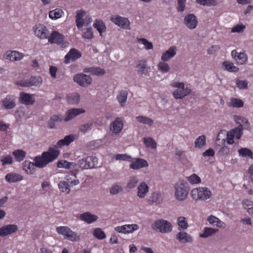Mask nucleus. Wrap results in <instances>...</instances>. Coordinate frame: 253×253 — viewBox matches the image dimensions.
<instances>
[{
  "instance_id": "obj_64",
  "label": "nucleus",
  "mask_w": 253,
  "mask_h": 253,
  "mask_svg": "<svg viewBox=\"0 0 253 253\" xmlns=\"http://www.w3.org/2000/svg\"><path fill=\"white\" fill-rule=\"evenodd\" d=\"M83 37L86 39H91L93 38L92 29H87L83 34Z\"/></svg>"
},
{
  "instance_id": "obj_56",
  "label": "nucleus",
  "mask_w": 253,
  "mask_h": 253,
  "mask_svg": "<svg viewBox=\"0 0 253 253\" xmlns=\"http://www.w3.org/2000/svg\"><path fill=\"white\" fill-rule=\"evenodd\" d=\"M230 102V106H232L233 107L240 108L243 107L244 105L243 101L242 100L238 98H232L231 99Z\"/></svg>"
},
{
  "instance_id": "obj_47",
  "label": "nucleus",
  "mask_w": 253,
  "mask_h": 253,
  "mask_svg": "<svg viewBox=\"0 0 253 253\" xmlns=\"http://www.w3.org/2000/svg\"><path fill=\"white\" fill-rule=\"evenodd\" d=\"M239 154L242 157H250L253 159V153L252 151L247 148H242L238 150Z\"/></svg>"
},
{
  "instance_id": "obj_11",
  "label": "nucleus",
  "mask_w": 253,
  "mask_h": 253,
  "mask_svg": "<svg viewBox=\"0 0 253 253\" xmlns=\"http://www.w3.org/2000/svg\"><path fill=\"white\" fill-rule=\"evenodd\" d=\"M115 25L123 29L130 30V22L127 18L122 17L120 15H116L110 19Z\"/></svg>"
},
{
  "instance_id": "obj_62",
  "label": "nucleus",
  "mask_w": 253,
  "mask_h": 253,
  "mask_svg": "<svg viewBox=\"0 0 253 253\" xmlns=\"http://www.w3.org/2000/svg\"><path fill=\"white\" fill-rule=\"evenodd\" d=\"M116 159L117 160L128 161L130 162L131 158L130 156L126 154H117L116 156Z\"/></svg>"
},
{
  "instance_id": "obj_36",
  "label": "nucleus",
  "mask_w": 253,
  "mask_h": 253,
  "mask_svg": "<svg viewBox=\"0 0 253 253\" xmlns=\"http://www.w3.org/2000/svg\"><path fill=\"white\" fill-rule=\"evenodd\" d=\"M128 92L126 90H122L117 96V99L121 107H124L126 103Z\"/></svg>"
},
{
  "instance_id": "obj_60",
  "label": "nucleus",
  "mask_w": 253,
  "mask_h": 253,
  "mask_svg": "<svg viewBox=\"0 0 253 253\" xmlns=\"http://www.w3.org/2000/svg\"><path fill=\"white\" fill-rule=\"evenodd\" d=\"M246 28L245 25L242 24L237 25L234 26L231 30V32L232 33H241L242 32L244 29Z\"/></svg>"
},
{
  "instance_id": "obj_18",
  "label": "nucleus",
  "mask_w": 253,
  "mask_h": 253,
  "mask_svg": "<svg viewBox=\"0 0 253 253\" xmlns=\"http://www.w3.org/2000/svg\"><path fill=\"white\" fill-rule=\"evenodd\" d=\"M184 23L189 29H194L197 25V18L193 14H188L184 19Z\"/></svg>"
},
{
  "instance_id": "obj_20",
  "label": "nucleus",
  "mask_w": 253,
  "mask_h": 253,
  "mask_svg": "<svg viewBox=\"0 0 253 253\" xmlns=\"http://www.w3.org/2000/svg\"><path fill=\"white\" fill-rule=\"evenodd\" d=\"M124 124L121 118H116L110 125V130L115 134L119 133L123 129Z\"/></svg>"
},
{
  "instance_id": "obj_15",
  "label": "nucleus",
  "mask_w": 253,
  "mask_h": 253,
  "mask_svg": "<svg viewBox=\"0 0 253 253\" xmlns=\"http://www.w3.org/2000/svg\"><path fill=\"white\" fill-rule=\"evenodd\" d=\"M19 100L21 104L25 105H32L35 101L34 94H30L24 92L20 93Z\"/></svg>"
},
{
  "instance_id": "obj_39",
  "label": "nucleus",
  "mask_w": 253,
  "mask_h": 253,
  "mask_svg": "<svg viewBox=\"0 0 253 253\" xmlns=\"http://www.w3.org/2000/svg\"><path fill=\"white\" fill-rule=\"evenodd\" d=\"M63 120V117L61 115H53L51 117L48 122V125L49 128H54L55 126V122H60Z\"/></svg>"
},
{
  "instance_id": "obj_31",
  "label": "nucleus",
  "mask_w": 253,
  "mask_h": 253,
  "mask_svg": "<svg viewBox=\"0 0 253 253\" xmlns=\"http://www.w3.org/2000/svg\"><path fill=\"white\" fill-rule=\"evenodd\" d=\"M136 68L138 75L145 74L146 71H147L148 69L147 61L146 60L138 61L136 66Z\"/></svg>"
},
{
  "instance_id": "obj_41",
  "label": "nucleus",
  "mask_w": 253,
  "mask_h": 253,
  "mask_svg": "<svg viewBox=\"0 0 253 253\" xmlns=\"http://www.w3.org/2000/svg\"><path fill=\"white\" fill-rule=\"evenodd\" d=\"M143 142L147 147L153 149L157 148V143L152 137H144Z\"/></svg>"
},
{
  "instance_id": "obj_21",
  "label": "nucleus",
  "mask_w": 253,
  "mask_h": 253,
  "mask_svg": "<svg viewBox=\"0 0 253 253\" xmlns=\"http://www.w3.org/2000/svg\"><path fill=\"white\" fill-rule=\"evenodd\" d=\"M75 138V135L74 134L67 135L64 138V139L59 140L52 148L57 150V148H61L65 145L68 146L74 140ZM58 151L59 150H58Z\"/></svg>"
},
{
  "instance_id": "obj_40",
  "label": "nucleus",
  "mask_w": 253,
  "mask_h": 253,
  "mask_svg": "<svg viewBox=\"0 0 253 253\" xmlns=\"http://www.w3.org/2000/svg\"><path fill=\"white\" fill-rule=\"evenodd\" d=\"M135 119L139 123L147 125L150 126L154 124V121L152 119L146 116H138Z\"/></svg>"
},
{
  "instance_id": "obj_1",
  "label": "nucleus",
  "mask_w": 253,
  "mask_h": 253,
  "mask_svg": "<svg viewBox=\"0 0 253 253\" xmlns=\"http://www.w3.org/2000/svg\"><path fill=\"white\" fill-rule=\"evenodd\" d=\"M60 151L54 148H49L41 156H36L34 159V163L26 160L23 164V169L28 174H33L36 171L35 167L43 168L48 163L53 161L58 156Z\"/></svg>"
},
{
  "instance_id": "obj_44",
  "label": "nucleus",
  "mask_w": 253,
  "mask_h": 253,
  "mask_svg": "<svg viewBox=\"0 0 253 253\" xmlns=\"http://www.w3.org/2000/svg\"><path fill=\"white\" fill-rule=\"evenodd\" d=\"M149 203L150 204H153L154 203L159 204L162 201L161 198V194L159 192H155L152 194V195L150 197V199L149 200Z\"/></svg>"
},
{
  "instance_id": "obj_32",
  "label": "nucleus",
  "mask_w": 253,
  "mask_h": 253,
  "mask_svg": "<svg viewBox=\"0 0 253 253\" xmlns=\"http://www.w3.org/2000/svg\"><path fill=\"white\" fill-rule=\"evenodd\" d=\"M139 182V179L136 176H131L129 177L126 185L125 188L127 190H131L135 188Z\"/></svg>"
},
{
  "instance_id": "obj_38",
  "label": "nucleus",
  "mask_w": 253,
  "mask_h": 253,
  "mask_svg": "<svg viewBox=\"0 0 253 253\" xmlns=\"http://www.w3.org/2000/svg\"><path fill=\"white\" fill-rule=\"evenodd\" d=\"M12 154L16 161L21 162L23 161L26 157V153L21 149H17L14 150L12 152Z\"/></svg>"
},
{
  "instance_id": "obj_61",
  "label": "nucleus",
  "mask_w": 253,
  "mask_h": 253,
  "mask_svg": "<svg viewBox=\"0 0 253 253\" xmlns=\"http://www.w3.org/2000/svg\"><path fill=\"white\" fill-rule=\"evenodd\" d=\"M177 9L178 11L182 12L184 10L185 7V2L186 0H177Z\"/></svg>"
},
{
  "instance_id": "obj_52",
  "label": "nucleus",
  "mask_w": 253,
  "mask_h": 253,
  "mask_svg": "<svg viewBox=\"0 0 253 253\" xmlns=\"http://www.w3.org/2000/svg\"><path fill=\"white\" fill-rule=\"evenodd\" d=\"M236 84L237 87L240 89H244L248 88V82L247 80H241L237 79L236 80Z\"/></svg>"
},
{
  "instance_id": "obj_55",
  "label": "nucleus",
  "mask_w": 253,
  "mask_h": 253,
  "mask_svg": "<svg viewBox=\"0 0 253 253\" xmlns=\"http://www.w3.org/2000/svg\"><path fill=\"white\" fill-rule=\"evenodd\" d=\"M138 42H141L147 50L152 49L153 45L152 42H149L145 38H139L137 40Z\"/></svg>"
},
{
  "instance_id": "obj_24",
  "label": "nucleus",
  "mask_w": 253,
  "mask_h": 253,
  "mask_svg": "<svg viewBox=\"0 0 253 253\" xmlns=\"http://www.w3.org/2000/svg\"><path fill=\"white\" fill-rule=\"evenodd\" d=\"M176 54V47L174 46H170L168 50L164 52L161 56V60L167 61L173 57Z\"/></svg>"
},
{
  "instance_id": "obj_59",
  "label": "nucleus",
  "mask_w": 253,
  "mask_h": 253,
  "mask_svg": "<svg viewBox=\"0 0 253 253\" xmlns=\"http://www.w3.org/2000/svg\"><path fill=\"white\" fill-rule=\"evenodd\" d=\"M188 180L191 184H198L201 182V178L196 174H193L188 177Z\"/></svg>"
},
{
  "instance_id": "obj_34",
  "label": "nucleus",
  "mask_w": 253,
  "mask_h": 253,
  "mask_svg": "<svg viewBox=\"0 0 253 253\" xmlns=\"http://www.w3.org/2000/svg\"><path fill=\"white\" fill-rule=\"evenodd\" d=\"M77 166V163L69 162L65 160L59 161L57 163V167L59 168H63L67 169H72L75 168Z\"/></svg>"
},
{
  "instance_id": "obj_28",
  "label": "nucleus",
  "mask_w": 253,
  "mask_h": 253,
  "mask_svg": "<svg viewBox=\"0 0 253 253\" xmlns=\"http://www.w3.org/2000/svg\"><path fill=\"white\" fill-rule=\"evenodd\" d=\"M85 73H90L91 75L101 76L105 74V71L99 67H91L84 69Z\"/></svg>"
},
{
  "instance_id": "obj_33",
  "label": "nucleus",
  "mask_w": 253,
  "mask_h": 253,
  "mask_svg": "<svg viewBox=\"0 0 253 253\" xmlns=\"http://www.w3.org/2000/svg\"><path fill=\"white\" fill-rule=\"evenodd\" d=\"M67 101L69 104L76 105L80 102L81 97L77 92H73L68 94L66 97Z\"/></svg>"
},
{
  "instance_id": "obj_43",
  "label": "nucleus",
  "mask_w": 253,
  "mask_h": 253,
  "mask_svg": "<svg viewBox=\"0 0 253 253\" xmlns=\"http://www.w3.org/2000/svg\"><path fill=\"white\" fill-rule=\"evenodd\" d=\"M223 66L224 67L225 70L230 72H237L239 71V68L234 66L233 63L229 61H224L222 63Z\"/></svg>"
},
{
  "instance_id": "obj_14",
  "label": "nucleus",
  "mask_w": 253,
  "mask_h": 253,
  "mask_svg": "<svg viewBox=\"0 0 253 253\" xmlns=\"http://www.w3.org/2000/svg\"><path fill=\"white\" fill-rule=\"evenodd\" d=\"M18 230L17 225L15 224H8L0 228V237L6 236L15 233Z\"/></svg>"
},
{
  "instance_id": "obj_5",
  "label": "nucleus",
  "mask_w": 253,
  "mask_h": 253,
  "mask_svg": "<svg viewBox=\"0 0 253 253\" xmlns=\"http://www.w3.org/2000/svg\"><path fill=\"white\" fill-rule=\"evenodd\" d=\"M152 228L162 233H168L172 230L171 224L168 220L158 219L152 225Z\"/></svg>"
},
{
  "instance_id": "obj_22",
  "label": "nucleus",
  "mask_w": 253,
  "mask_h": 253,
  "mask_svg": "<svg viewBox=\"0 0 253 253\" xmlns=\"http://www.w3.org/2000/svg\"><path fill=\"white\" fill-rule=\"evenodd\" d=\"M23 57V55L22 53L15 50L7 51L4 55L5 59H8L11 61H19Z\"/></svg>"
},
{
  "instance_id": "obj_37",
  "label": "nucleus",
  "mask_w": 253,
  "mask_h": 253,
  "mask_svg": "<svg viewBox=\"0 0 253 253\" xmlns=\"http://www.w3.org/2000/svg\"><path fill=\"white\" fill-rule=\"evenodd\" d=\"M93 27L98 31L100 36H102V33L106 30L105 24L101 20H96L93 24Z\"/></svg>"
},
{
  "instance_id": "obj_48",
  "label": "nucleus",
  "mask_w": 253,
  "mask_h": 253,
  "mask_svg": "<svg viewBox=\"0 0 253 253\" xmlns=\"http://www.w3.org/2000/svg\"><path fill=\"white\" fill-rule=\"evenodd\" d=\"M196 1L201 5L207 6H215L218 4L216 0H196Z\"/></svg>"
},
{
  "instance_id": "obj_42",
  "label": "nucleus",
  "mask_w": 253,
  "mask_h": 253,
  "mask_svg": "<svg viewBox=\"0 0 253 253\" xmlns=\"http://www.w3.org/2000/svg\"><path fill=\"white\" fill-rule=\"evenodd\" d=\"M63 13L61 9L56 8L49 12V17L52 19H57L60 18Z\"/></svg>"
},
{
  "instance_id": "obj_10",
  "label": "nucleus",
  "mask_w": 253,
  "mask_h": 253,
  "mask_svg": "<svg viewBox=\"0 0 253 253\" xmlns=\"http://www.w3.org/2000/svg\"><path fill=\"white\" fill-rule=\"evenodd\" d=\"M74 81L82 86H87L90 84L92 82V79L89 75L83 73L76 75L74 77Z\"/></svg>"
},
{
  "instance_id": "obj_49",
  "label": "nucleus",
  "mask_w": 253,
  "mask_h": 253,
  "mask_svg": "<svg viewBox=\"0 0 253 253\" xmlns=\"http://www.w3.org/2000/svg\"><path fill=\"white\" fill-rule=\"evenodd\" d=\"M177 221L179 228H180L183 230L186 229L188 228V224L186 221L185 217L183 216L178 217L177 218Z\"/></svg>"
},
{
  "instance_id": "obj_51",
  "label": "nucleus",
  "mask_w": 253,
  "mask_h": 253,
  "mask_svg": "<svg viewBox=\"0 0 253 253\" xmlns=\"http://www.w3.org/2000/svg\"><path fill=\"white\" fill-rule=\"evenodd\" d=\"M235 120L237 122V123L239 124V125L240 124H241V123H243L244 125L245 124H247L248 127H245V129L247 130L251 129L250 123H249V121L247 119L243 117H241L240 116H235Z\"/></svg>"
},
{
  "instance_id": "obj_30",
  "label": "nucleus",
  "mask_w": 253,
  "mask_h": 253,
  "mask_svg": "<svg viewBox=\"0 0 253 253\" xmlns=\"http://www.w3.org/2000/svg\"><path fill=\"white\" fill-rule=\"evenodd\" d=\"M2 103L6 109H11L15 106V99L12 96L8 95L2 100Z\"/></svg>"
},
{
  "instance_id": "obj_58",
  "label": "nucleus",
  "mask_w": 253,
  "mask_h": 253,
  "mask_svg": "<svg viewBox=\"0 0 253 253\" xmlns=\"http://www.w3.org/2000/svg\"><path fill=\"white\" fill-rule=\"evenodd\" d=\"M85 12L84 11H79L77 12V14L76 16V25L77 27L78 28H82V25L79 22V20L80 19H83V17H84Z\"/></svg>"
},
{
  "instance_id": "obj_23",
  "label": "nucleus",
  "mask_w": 253,
  "mask_h": 253,
  "mask_svg": "<svg viewBox=\"0 0 253 253\" xmlns=\"http://www.w3.org/2000/svg\"><path fill=\"white\" fill-rule=\"evenodd\" d=\"M176 239L181 244L190 243L193 242L191 235L184 231H180L176 235Z\"/></svg>"
},
{
  "instance_id": "obj_45",
  "label": "nucleus",
  "mask_w": 253,
  "mask_h": 253,
  "mask_svg": "<svg viewBox=\"0 0 253 253\" xmlns=\"http://www.w3.org/2000/svg\"><path fill=\"white\" fill-rule=\"evenodd\" d=\"M206 144V138L205 135L199 136L195 141V146L196 148H201Z\"/></svg>"
},
{
  "instance_id": "obj_63",
  "label": "nucleus",
  "mask_w": 253,
  "mask_h": 253,
  "mask_svg": "<svg viewBox=\"0 0 253 253\" xmlns=\"http://www.w3.org/2000/svg\"><path fill=\"white\" fill-rule=\"evenodd\" d=\"M220 49V47L218 45H213L211 46L207 50V52L209 54H212Z\"/></svg>"
},
{
  "instance_id": "obj_50",
  "label": "nucleus",
  "mask_w": 253,
  "mask_h": 253,
  "mask_svg": "<svg viewBox=\"0 0 253 253\" xmlns=\"http://www.w3.org/2000/svg\"><path fill=\"white\" fill-rule=\"evenodd\" d=\"M93 126V122L87 123L80 126V131L84 133L90 130Z\"/></svg>"
},
{
  "instance_id": "obj_16",
  "label": "nucleus",
  "mask_w": 253,
  "mask_h": 253,
  "mask_svg": "<svg viewBox=\"0 0 253 253\" xmlns=\"http://www.w3.org/2000/svg\"><path fill=\"white\" fill-rule=\"evenodd\" d=\"M82 56V53L75 48H72L65 56V63L68 64L71 60L76 61Z\"/></svg>"
},
{
  "instance_id": "obj_6",
  "label": "nucleus",
  "mask_w": 253,
  "mask_h": 253,
  "mask_svg": "<svg viewBox=\"0 0 253 253\" xmlns=\"http://www.w3.org/2000/svg\"><path fill=\"white\" fill-rule=\"evenodd\" d=\"M56 230L59 234L64 236L65 239L71 241H78L80 239V236L68 226H59L56 227Z\"/></svg>"
},
{
  "instance_id": "obj_3",
  "label": "nucleus",
  "mask_w": 253,
  "mask_h": 253,
  "mask_svg": "<svg viewBox=\"0 0 253 253\" xmlns=\"http://www.w3.org/2000/svg\"><path fill=\"white\" fill-rule=\"evenodd\" d=\"M171 85L177 88L172 92L173 96L175 99H182L192 92L191 89L185 87V84L182 82H174L171 83Z\"/></svg>"
},
{
  "instance_id": "obj_25",
  "label": "nucleus",
  "mask_w": 253,
  "mask_h": 253,
  "mask_svg": "<svg viewBox=\"0 0 253 253\" xmlns=\"http://www.w3.org/2000/svg\"><path fill=\"white\" fill-rule=\"evenodd\" d=\"M148 166L147 162L144 159L137 158L134 161L131 163L129 165V168L133 169H138Z\"/></svg>"
},
{
  "instance_id": "obj_46",
  "label": "nucleus",
  "mask_w": 253,
  "mask_h": 253,
  "mask_svg": "<svg viewBox=\"0 0 253 253\" xmlns=\"http://www.w3.org/2000/svg\"><path fill=\"white\" fill-rule=\"evenodd\" d=\"M59 189L62 192L69 193L70 192V185L69 183L65 181H61L58 183Z\"/></svg>"
},
{
  "instance_id": "obj_53",
  "label": "nucleus",
  "mask_w": 253,
  "mask_h": 253,
  "mask_svg": "<svg viewBox=\"0 0 253 253\" xmlns=\"http://www.w3.org/2000/svg\"><path fill=\"white\" fill-rule=\"evenodd\" d=\"M123 191L122 186L118 184L113 185L110 189V193L112 195H116Z\"/></svg>"
},
{
  "instance_id": "obj_7",
  "label": "nucleus",
  "mask_w": 253,
  "mask_h": 253,
  "mask_svg": "<svg viewBox=\"0 0 253 253\" xmlns=\"http://www.w3.org/2000/svg\"><path fill=\"white\" fill-rule=\"evenodd\" d=\"M97 162V158L91 156L79 160L77 164L81 169H86L95 168Z\"/></svg>"
},
{
  "instance_id": "obj_35",
  "label": "nucleus",
  "mask_w": 253,
  "mask_h": 253,
  "mask_svg": "<svg viewBox=\"0 0 253 253\" xmlns=\"http://www.w3.org/2000/svg\"><path fill=\"white\" fill-rule=\"evenodd\" d=\"M218 231V229L210 227H205L202 233L199 235L200 237L206 238L210 236H212Z\"/></svg>"
},
{
  "instance_id": "obj_13",
  "label": "nucleus",
  "mask_w": 253,
  "mask_h": 253,
  "mask_svg": "<svg viewBox=\"0 0 253 253\" xmlns=\"http://www.w3.org/2000/svg\"><path fill=\"white\" fill-rule=\"evenodd\" d=\"M138 228V225L136 224H126L123 226L116 227L115 230L118 233L126 234L132 233L134 231L137 230Z\"/></svg>"
},
{
  "instance_id": "obj_26",
  "label": "nucleus",
  "mask_w": 253,
  "mask_h": 253,
  "mask_svg": "<svg viewBox=\"0 0 253 253\" xmlns=\"http://www.w3.org/2000/svg\"><path fill=\"white\" fill-rule=\"evenodd\" d=\"M80 219L81 220L90 224L96 221L98 219V216L96 215L91 214L89 212H85L80 214Z\"/></svg>"
},
{
  "instance_id": "obj_54",
  "label": "nucleus",
  "mask_w": 253,
  "mask_h": 253,
  "mask_svg": "<svg viewBox=\"0 0 253 253\" xmlns=\"http://www.w3.org/2000/svg\"><path fill=\"white\" fill-rule=\"evenodd\" d=\"M94 237L98 239H103L105 238L106 236L104 231L100 228H96L93 233Z\"/></svg>"
},
{
  "instance_id": "obj_2",
  "label": "nucleus",
  "mask_w": 253,
  "mask_h": 253,
  "mask_svg": "<svg viewBox=\"0 0 253 253\" xmlns=\"http://www.w3.org/2000/svg\"><path fill=\"white\" fill-rule=\"evenodd\" d=\"M174 190L175 199L178 201H183L187 198L190 188L186 181L180 180L175 184Z\"/></svg>"
},
{
  "instance_id": "obj_12",
  "label": "nucleus",
  "mask_w": 253,
  "mask_h": 253,
  "mask_svg": "<svg viewBox=\"0 0 253 253\" xmlns=\"http://www.w3.org/2000/svg\"><path fill=\"white\" fill-rule=\"evenodd\" d=\"M34 29L36 36L41 39H48L49 32L44 25L42 24L36 25Z\"/></svg>"
},
{
  "instance_id": "obj_27",
  "label": "nucleus",
  "mask_w": 253,
  "mask_h": 253,
  "mask_svg": "<svg viewBox=\"0 0 253 253\" xmlns=\"http://www.w3.org/2000/svg\"><path fill=\"white\" fill-rule=\"evenodd\" d=\"M137 188V196L140 198H144L149 191V187L145 182L140 183Z\"/></svg>"
},
{
  "instance_id": "obj_4",
  "label": "nucleus",
  "mask_w": 253,
  "mask_h": 253,
  "mask_svg": "<svg viewBox=\"0 0 253 253\" xmlns=\"http://www.w3.org/2000/svg\"><path fill=\"white\" fill-rule=\"evenodd\" d=\"M211 195V191L207 187H199L191 191V196L196 201H205L210 198Z\"/></svg>"
},
{
  "instance_id": "obj_8",
  "label": "nucleus",
  "mask_w": 253,
  "mask_h": 253,
  "mask_svg": "<svg viewBox=\"0 0 253 253\" xmlns=\"http://www.w3.org/2000/svg\"><path fill=\"white\" fill-rule=\"evenodd\" d=\"M65 37L57 31H53L48 37V42L50 43H56L62 47H67L68 42L64 40Z\"/></svg>"
},
{
  "instance_id": "obj_17",
  "label": "nucleus",
  "mask_w": 253,
  "mask_h": 253,
  "mask_svg": "<svg viewBox=\"0 0 253 253\" xmlns=\"http://www.w3.org/2000/svg\"><path fill=\"white\" fill-rule=\"evenodd\" d=\"M85 111L82 108H72L67 111L65 113L64 121L65 122L69 121L76 116L85 113Z\"/></svg>"
},
{
  "instance_id": "obj_29",
  "label": "nucleus",
  "mask_w": 253,
  "mask_h": 253,
  "mask_svg": "<svg viewBox=\"0 0 253 253\" xmlns=\"http://www.w3.org/2000/svg\"><path fill=\"white\" fill-rule=\"evenodd\" d=\"M5 179L8 183H14L22 180L23 177L20 174L10 172L5 175Z\"/></svg>"
},
{
  "instance_id": "obj_9",
  "label": "nucleus",
  "mask_w": 253,
  "mask_h": 253,
  "mask_svg": "<svg viewBox=\"0 0 253 253\" xmlns=\"http://www.w3.org/2000/svg\"><path fill=\"white\" fill-rule=\"evenodd\" d=\"M243 126L240 124L238 127L228 132L227 134V143L229 144H232L234 143V138L237 139H240L243 134Z\"/></svg>"
},
{
  "instance_id": "obj_19",
  "label": "nucleus",
  "mask_w": 253,
  "mask_h": 253,
  "mask_svg": "<svg viewBox=\"0 0 253 253\" xmlns=\"http://www.w3.org/2000/svg\"><path fill=\"white\" fill-rule=\"evenodd\" d=\"M232 57L236 61L238 64L243 65L247 63L248 57L244 52H238L236 50L231 52Z\"/></svg>"
},
{
  "instance_id": "obj_57",
  "label": "nucleus",
  "mask_w": 253,
  "mask_h": 253,
  "mask_svg": "<svg viewBox=\"0 0 253 253\" xmlns=\"http://www.w3.org/2000/svg\"><path fill=\"white\" fill-rule=\"evenodd\" d=\"M158 68L162 73H167L170 70L169 65L164 62H160L158 65Z\"/></svg>"
}]
</instances>
